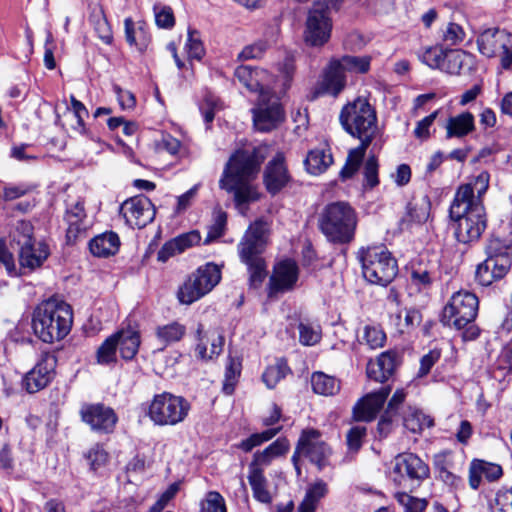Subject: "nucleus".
I'll use <instances>...</instances> for the list:
<instances>
[{"label": "nucleus", "instance_id": "26", "mask_svg": "<svg viewBox=\"0 0 512 512\" xmlns=\"http://www.w3.org/2000/svg\"><path fill=\"white\" fill-rule=\"evenodd\" d=\"M512 35L506 30L487 29L483 31L478 39L477 45L479 52L486 57H493L500 52L502 48L510 45Z\"/></svg>", "mask_w": 512, "mask_h": 512}, {"label": "nucleus", "instance_id": "4", "mask_svg": "<svg viewBox=\"0 0 512 512\" xmlns=\"http://www.w3.org/2000/svg\"><path fill=\"white\" fill-rule=\"evenodd\" d=\"M72 318L70 305L56 300H48L34 310L33 331L45 343L60 341L70 332Z\"/></svg>", "mask_w": 512, "mask_h": 512}, {"label": "nucleus", "instance_id": "11", "mask_svg": "<svg viewBox=\"0 0 512 512\" xmlns=\"http://www.w3.org/2000/svg\"><path fill=\"white\" fill-rule=\"evenodd\" d=\"M33 227L29 222H18L11 235L12 245L19 250V262L23 268L34 270L40 267L49 256V249L45 243H36L32 237Z\"/></svg>", "mask_w": 512, "mask_h": 512}, {"label": "nucleus", "instance_id": "27", "mask_svg": "<svg viewBox=\"0 0 512 512\" xmlns=\"http://www.w3.org/2000/svg\"><path fill=\"white\" fill-rule=\"evenodd\" d=\"M399 355L395 351H386L380 354L376 361L367 366V375L377 382L388 380L399 365Z\"/></svg>", "mask_w": 512, "mask_h": 512}, {"label": "nucleus", "instance_id": "48", "mask_svg": "<svg viewBox=\"0 0 512 512\" xmlns=\"http://www.w3.org/2000/svg\"><path fill=\"white\" fill-rule=\"evenodd\" d=\"M299 341L305 346H312L321 339V330L317 325L300 322L298 325Z\"/></svg>", "mask_w": 512, "mask_h": 512}, {"label": "nucleus", "instance_id": "25", "mask_svg": "<svg viewBox=\"0 0 512 512\" xmlns=\"http://www.w3.org/2000/svg\"><path fill=\"white\" fill-rule=\"evenodd\" d=\"M67 232L66 238L69 243L76 242L80 237H84L90 223L84 209L82 201H77L66 211Z\"/></svg>", "mask_w": 512, "mask_h": 512}, {"label": "nucleus", "instance_id": "10", "mask_svg": "<svg viewBox=\"0 0 512 512\" xmlns=\"http://www.w3.org/2000/svg\"><path fill=\"white\" fill-rule=\"evenodd\" d=\"M220 280V268L214 263H207L193 272L179 288L178 300L190 305L211 292Z\"/></svg>", "mask_w": 512, "mask_h": 512}, {"label": "nucleus", "instance_id": "23", "mask_svg": "<svg viewBox=\"0 0 512 512\" xmlns=\"http://www.w3.org/2000/svg\"><path fill=\"white\" fill-rule=\"evenodd\" d=\"M390 387L385 386L362 398L354 408V416L359 421L373 420L390 394Z\"/></svg>", "mask_w": 512, "mask_h": 512}, {"label": "nucleus", "instance_id": "28", "mask_svg": "<svg viewBox=\"0 0 512 512\" xmlns=\"http://www.w3.org/2000/svg\"><path fill=\"white\" fill-rule=\"evenodd\" d=\"M503 474L502 467L480 459H474L469 467V486L476 490L481 484L482 478L487 481H496Z\"/></svg>", "mask_w": 512, "mask_h": 512}, {"label": "nucleus", "instance_id": "61", "mask_svg": "<svg viewBox=\"0 0 512 512\" xmlns=\"http://www.w3.org/2000/svg\"><path fill=\"white\" fill-rule=\"evenodd\" d=\"M240 374V363L230 358L226 367L225 382L223 385V391L226 394H231L234 390V384L237 376Z\"/></svg>", "mask_w": 512, "mask_h": 512}, {"label": "nucleus", "instance_id": "9", "mask_svg": "<svg viewBox=\"0 0 512 512\" xmlns=\"http://www.w3.org/2000/svg\"><path fill=\"white\" fill-rule=\"evenodd\" d=\"M429 466L416 454L404 452L393 461L390 479L404 491H412L429 477Z\"/></svg>", "mask_w": 512, "mask_h": 512}, {"label": "nucleus", "instance_id": "7", "mask_svg": "<svg viewBox=\"0 0 512 512\" xmlns=\"http://www.w3.org/2000/svg\"><path fill=\"white\" fill-rule=\"evenodd\" d=\"M364 278L376 285L386 286L397 275L396 260L384 246H372L360 252Z\"/></svg>", "mask_w": 512, "mask_h": 512}, {"label": "nucleus", "instance_id": "30", "mask_svg": "<svg viewBox=\"0 0 512 512\" xmlns=\"http://www.w3.org/2000/svg\"><path fill=\"white\" fill-rule=\"evenodd\" d=\"M473 65L474 57L472 54L463 50H446L440 70L448 74L459 75L471 70Z\"/></svg>", "mask_w": 512, "mask_h": 512}, {"label": "nucleus", "instance_id": "59", "mask_svg": "<svg viewBox=\"0 0 512 512\" xmlns=\"http://www.w3.org/2000/svg\"><path fill=\"white\" fill-rule=\"evenodd\" d=\"M363 174L366 187L374 188L379 184L378 161L375 156L368 157L364 164Z\"/></svg>", "mask_w": 512, "mask_h": 512}, {"label": "nucleus", "instance_id": "51", "mask_svg": "<svg viewBox=\"0 0 512 512\" xmlns=\"http://www.w3.org/2000/svg\"><path fill=\"white\" fill-rule=\"evenodd\" d=\"M200 512H226L223 496L216 491H210L201 501Z\"/></svg>", "mask_w": 512, "mask_h": 512}, {"label": "nucleus", "instance_id": "62", "mask_svg": "<svg viewBox=\"0 0 512 512\" xmlns=\"http://www.w3.org/2000/svg\"><path fill=\"white\" fill-rule=\"evenodd\" d=\"M434 468L437 473L456 469L457 462L455 460V456L451 452H440L434 456L433 460Z\"/></svg>", "mask_w": 512, "mask_h": 512}, {"label": "nucleus", "instance_id": "39", "mask_svg": "<svg viewBox=\"0 0 512 512\" xmlns=\"http://www.w3.org/2000/svg\"><path fill=\"white\" fill-rule=\"evenodd\" d=\"M312 389L316 394L332 396L339 392L340 382L323 372H315L311 377Z\"/></svg>", "mask_w": 512, "mask_h": 512}, {"label": "nucleus", "instance_id": "19", "mask_svg": "<svg viewBox=\"0 0 512 512\" xmlns=\"http://www.w3.org/2000/svg\"><path fill=\"white\" fill-rule=\"evenodd\" d=\"M299 278V268L295 261L284 259L273 267L272 275L268 284V295L270 297L279 293H285L296 287Z\"/></svg>", "mask_w": 512, "mask_h": 512}, {"label": "nucleus", "instance_id": "46", "mask_svg": "<svg viewBox=\"0 0 512 512\" xmlns=\"http://www.w3.org/2000/svg\"><path fill=\"white\" fill-rule=\"evenodd\" d=\"M70 100L71 108H69V111L72 113L75 120V124L72 125V128L81 135H87L88 131L85 127L84 119L88 117V110L83 103L77 100L73 95H71Z\"/></svg>", "mask_w": 512, "mask_h": 512}, {"label": "nucleus", "instance_id": "20", "mask_svg": "<svg viewBox=\"0 0 512 512\" xmlns=\"http://www.w3.org/2000/svg\"><path fill=\"white\" fill-rule=\"evenodd\" d=\"M56 359L46 354L31 369L23 379V386L29 393H36L44 389L54 377Z\"/></svg>", "mask_w": 512, "mask_h": 512}, {"label": "nucleus", "instance_id": "54", "mask_svg": "<svg viewBox=\"0 0 512 512\" xmlns=\"http://www.w3.org/2000/svg\"><path fill=\"white\" fill-rule=\"evenodd\" d=\"M490 508L491 512H512V487L498 490Z\"/></svg>", "mask_w": 512, "mask_h": 512}, {"label": "nucleus", "instance_id": "2", "mask_svg": "<svg viewBox=\"0 0 512 512\" xmlns=\"http://www.w3.org/2000/svg\"><path fill=\"white\" fill-rule=\"evenodd\" d=\"M339 120L347 133L360 140L358 147L349 150L346 163L340 171V178L347 180L359 170L366 150L377 134V117L368 100L358 97L342 108Z\"/></svg>", "mask_w": 512, "mask_h": 512}, {"label": "nucleus", "instance_id": "42", "mask_svg": "<svg viewBox=\"0 0 512 512\" xmlns=\"http://www.w3.org/2000/svg\"><path fill=\"white\" fill-rule=\"evenodd\" d=\"M338 63L346 73H366L370 69L369 56L346 55L338 59Z\"/></svg>", "mask_w": 512, "mask_h": 512}, {"label": "nucleus", "instance_id": "12", "mask_svg": "<svg viewBox=\"0 0 512 512\" xmlns=\"http://www.w3.org/2000/svg\"><path fill=\"white\" fill-rule=\"evenodd\" d=\"M478 307L479 301L474 293L460 290L455 292L444 306L441 321L446 326L462 330L474 322Z\"/></svg>", "mask_w": 512, "mask_h": 512}, {"label": "nucleus", "instance_id": "55", "mask_svg": "<svg viewBox=\"0 0 512 512\" xmlns=\"http://www.w3.org/2000/svg\"><path fill=\"white\" fill-rule=\"evenodd\" d=\"M395 498L403 506L404 512H424L426 501L410 496L406 491L397 492Z\"/></svg>", "mask_w": 512, "mask_h": 512}, {"label": "nucleus", "instance_id": "49", "mask_svg": "<svg viewBox=\"0 0 512 512\" xmlns=\"http://www.w3.org/2000/svg\"><path fill=\"white\" fill-rule=\"evenodd\" d=\"M446 51L440 45L427 47L419 56L420 60L433 69H441Z\"/></svg>", "mask_w": 512, "mask_h": 512}, {"label": "nucleus", "instance_id": "37", "mask_svg": "<svg viewBox=\"0 0 512 512\" xmlns=\"http://www.w3.org/2000/svg\"><path fill=\"white\" fill-rule=\"evenodd\" d=\"M125 38L129 45L138 47L140 50L146 48L150 41L144 24L135 25L131 18L124 20Z\"/></svg>", "mask_w": 512, "mask_h": 512}, {"label": "nucleus", "instance_id": "60", "mask_svg": "<svg viewBox=\"0 0 512 512\" xmlns=\"http://www.w3.org/2000/svg\"><path fill=\"white\" fill-rule=\"evenodd\" d=\"M270 45L271 43L269 41L261 39L251 45L246 46L239 54V58L243 60L260 58L270 47Z\"/></svg>", "mask_w": 512, "mask_h": 512}, {"label": "nucleus", "instance_id": "41", "mask_svg": "<svg viewBox=\"0 0 512 512\" xmlns=\"http://www.w3.org/2000/svg\"><path fill=\"white\" fill-rule=\"evenodd\" d=\"M185 326L178 322H172L163 326H159L156 329V336L163 346H167L170 343L177 342L182 339L185 335Z\"/></svg>", "mask_w": 512, "mask_h": 512}, {"label": "nucleus", "instance_id": "53", "mask_svg": "<svg viewBox=\"0 0 512 512\" xmlns=\"http://www.w3.org/2000/svg\"><path fill=\"white\" fill-rule=\"evenodd\" d=\"M153 11L156 25L159 28L171 29L175 25V17L171 7L155 4Z\"/></svg>", "mask_w": 512, "mask_h": 512}, {"label": "nucleus", "instance_id": "31", "mask_svg": "<svg viewBox=\"0 0 512 512\" xmlns=\"http://www.w3.org/2000/svg\"><path fill=\"white\" fill-rule=\"evenodd\" d=\"M289 450V442L285 438H278L261 452H256L252 462L249 464L251 468L263 469L277 457L284 455Z\"/></svg>", "mask_w": 512, "mask_h": 512}, {"label": "nucleus", "instance_id": "50", "mask_svg": "<svg viewBox=\"0 0 512 512\" xmlns=\"http://www.w3.org/2000/svg\"><path fill=\"white\" fill-rule=\"evenodd\" d=\"M280 428H269L261 433H255V434H252L250 437H248L247 439H244L239 447L245 451V452H249L251 451L254 447L256 446H259L261 445L262 443L266 442V441H269L270 439H272L278 432H279Z\"/></svg>", "mask_w": 512, "mask_h": 512}, {"label": "nucleus", "instance_id": "40", "mask_svg": "<svg viewBox=\"0 0 512 512\" xmlns=\"http://www.w3.org/2000/svg\"><path fill=\"white\" fill-rule=\"evenodd\" d=\"M404 426L413 433H420L425 428L433 426V420L422 411L409 408L404 416Z\"/></svg>", "mask_w": 512, "mask_h": 512}, {"label": "nucleus", "instance_id": "6", "mask_svg": "<svg viewBox=\"0 0 512 512\" xmlns=\"http://www.w3.org/2000/svg\"><path fill=\"white\" fill-rule=\"evenodd\" d=\"M357 218L354 209L346 202H333L322 211L319 227L331 242L347 243L354 237Z\"/></svg>", "mask_w": 512, "mask_h": 512}, {"label": "nucleus", "instance_id": "47", "mask_svg": "<svg viewBox=\"0 0 512 512\" xmlns=\"http://www.w3.org/2000/svg\"><path fill=\"white\" fill-rule=\"evenodd\" d=\"M117 339L108 337L97 350V362L99 364H111L116 361Z\"/></svg>", "mask_w": 512, "mask_h": 512}, {"label": "nucleus", "instance_id": "17", "mask_svg": "<svg viewBox=\"0 0 512 512\" xmlns=\"http://www.w3.org/2000/svg\"><path fill=\"white\" fill-rule=\"evenodd\" d=\"M120 212L130 227L140 229L154 220L156 209L148 197L137 195L124 201Z\"/></svg>", "mask_w": 512, "mask_h": 512}, {"label": "nucleus", "instance_id": "43", "mask_svg": "<svg viewBox=\"0 0 512 512\" xmlns=\"http://www.w3.org/2000/svg\"><path fill=\"white\" fill-rule=\"evenodd\" d=\"M290 372L286 361L280 359L266 368L262 375L263 382L268 388H274Z\"/></svg>", "mask_w": 512, "mask_h": 512}, {"label": "nucleus", "instance_id": "5", "mask_svg": "<svg viewBox=\"0 0 512 512\" xmlns=\"http://www.w3.org/2000/svg\"><path fill=\"white\" fill-rule=\"evenodd\" d=\"M268 242V225L263 220L250 224L241 241L237 245L239 258L249 272L250 285L258 287L267 275V266L263 252Z\"/></svg>", "mask_w": 512, "mask_h": 512}, {"label": "nucleus", "instance_id": "21", "mask_svg": "<svg viewBox=\"0 0 512 512\" xmlns=\"http://www.w3.org/2000/svg\"><path fill=\"white\" fill-rule=\"evenodd\" d=\"M290 181V175L285 164L282 153H277L265 167L263 174V182L266 190L272 194H277Z\"/></svg>", "mask_w": 512, "mask_h": 512}, {"label": "nucleus", "instance_id": "24", "mask_svg": "<svg viewBox=\"0 0 512 512\" xmlns=\"http://www.w3.org/2000/svg\"><path fill=\"white\" fill-rule=\"evenodd\" d=\"M346 85V74L337 58L329 61L323 69L318 88L322 93L337 96Z\"/></svg>", "mask_w": 512, "mask_h": 512}, {"label": "nucleus", "instance_id": "52", "mask_svg": "<svg viewBox=\"0 0 512 512\" xmlns=\"http://www.w3.org/2000/svg\"><path fill=\"white\" fill-rule=\"evenodd\" d=\"M362 341H364L371 349L381 348L386 341V334L377 326L367 325L364 327Z\"/></svg>", "mask_w": 512, "mask_h": 512}, {"label": "nucleus", "instance_id": "18", "mask_svg": "<svg viewBox=\"0 0 512 512\" xmlns=\"http://www.w3.org/2000/svg\"><path fill=\"white\" fill-rule=\"evenodd\" d=\"M79 414L84 423L99 433H111L118 421L114 410L102 403H84Z\"/></svg>", "mask_w": 512, "mask_h": 512}, {"label": "nucleus", "instance_id": "16", "mask_svg": "<svg viewBox=\"0 0 512 512\" xmlns=\"http://www.w3.org/2000/svg\"><path fill=\"white\" fill-rule=\"evenodd\" d=\"M508 235H500L490 240L486 261L496 280L506 275L511 266L509 253H512V218L508 224Z\"/></svg>", "mask_w": 512, "mask_h": 512}, {"label": "nucleus", "instance_id": "8", "mask_svg": "<svg viewBox=\"0 0 512 512\" xmlns=\"http://www.w3.org/2000/svg\"><path fill=\"white\" fill-rule=\"evenodd\" d=\"M190 409L191 405L184 397L163 392L152 398L147 416L155 425L175 426L187 418Z\"/></svg>", "mask_w": 512, "mask_h": 512}, {"label": "nucleus", "instance_id": "64", "mask_svg": "<svg viewBox=\"0 0 512 512\" xmlns=\"http://www.w3.org/2000/svg\"><path fill=\"white\" fill-rule=\"evenodd\" d=\"M366 435L365 426H354L347 433V445L352 451H358L362 445V440Z\"/></svg>", "mask_w": 512, "mask_h": 512}, {"label": "nucleus", "instance_id": "22", "mask_svg": "<svg viewBox=\"0 0 512 512\" xmlns=\"http://www.w3.org/2000/svg\"><path fill=\"white\" fill-rule=\"evenodd\" d=\"M235 77L251 92L272 91L273 76L265 69L242 65L235 70Z\"/></svg>", "mask_w": 512, "mask_h": 512}, {"label": "nucleus", "instance_id": "29", "mask_svg": "<svg viewBox=\"0 0 512 512\" xmlns=\"http://www.w3.org/2000/svg\"><path fill=\"white\" fill-rule=\"evenodd\" d=\"M198 343L195 348L196 357L200 360H211L218 356L223 348L224 338L218 334L210 336L203 334V326L200 324L197 329Z\"/></svg>", "mask_w": 512, "mask_h": 512}, {"label": "nucleus", "instance_id": "15", "mask_svg": "<svg viewBox=\"0 0 512 512\" xmlns=\"http://www.w3.org/2000/svg\"><path fill=\"white\" fill-rule=\"evenodd\" d=\"M254 126L261 132H268L283 121L284 112L279 98L272 91H262L252 110Z\"/></svg>", "mask_w": 512, "mask_h": 512}, {"label": "nucleus", "instance_id": "1", "mask_svg": "<svg viewBox=\"0 0 512 512\" xmlns=\"http://www.w3.org/2000/svg\"><path fill=\"white\" fill-rule=\"evenodd\" d=\"M490 175L486 171L471 177L459 186L450 208L456 222V239L464 244L478 240L486 229V213L482 197L489 187Z\"/></svg>", "mask_w": 512, "mask_h": 512}, {"label": "nucleus", "instance_id": "34", "mask_svg": "<svg viewBox=\"0 0 512 512\" xmlns=\"http://www.w3.org/2000/svg\"><path fill=\"white\" fill-rule=\"evenodd\" d=\"M475 129L474 116L470 112H463L456 116L450 117L446 124L447 138H461Z\"/></svg>", "mask_w": 512, "mask_h": 512}, {"label": "nucleus", "instance_id": "3", "mask_svg": "<svg viewBox=\"0 0 512 512\" xmlns=\"http://www.w3.org/2000/svg\"><path fill=\"white\" fill-rule=\"evenodd\" d=\"M267 155L268 148L258 146L252 150H238L230 157L219 185L227 192L233 193L237 207L260 198L257 187L252 182Z\"/></svg>", "mask_w": 512, "mask_h": 512}, {"label": "nucleus", "instance_id": "44", "mask_svg": "<svg viewBox=\"0 0 512 512\" xmlns=\"http://www.w3.org/2000/svg\"><path fill=\"white\" fill-rule=\"evenodd\" d=\"M90 469L97 472L109 462V454L102 445L95 444L85 454Z\"/></svg>", "mask_w": 512, "mask_h": 512}, {"label": "nucleus", "instance_id": "32", "mask_svg": "<svg viewBox=\"0 0 512 512\" xmlns=\"http://www.w3.org/2000/svg\"><path fill=\"white\" fill-rule=\"evenodd\" d=\"M247 479L251 487L253 497L263 504H270L273 500V496L269 489L268 481L264 475V469L248 467Z\"/></svg>", "mask_w": 512, "mask_h": 512}, {"label": "nucleus", "instance_id": "13", "mask_svg": "<svg viewBox=\"0 0 512 512\" xmlns=\"http://www.w3.org/2000/svg\"><path fill=\"white\" fill-rule=\"evenodd\" d=\"M331 454L330 446L323 440L322 434L318 430L305 429L299 437L292 461L298 474H300L299 457L307 458L319 470H322L329 464Z\"/></svg>", "mask_w": 512, "mask_h": 512}, {"label": "nucleus", "instance_id": "56", "mask_svg": "<svg viewBox=\"0 0 512 512\" xmlns=\"http://www.w3.org/2000/svg\"><path fill=\"white\" fill-rule=\"evenodd\" d=\"M185 48L189 58L200 60L203 57L205 50L200 39L199 32L192 29L188 30V38L185 44Z\"/></svg>", "mask_w": 512, "mask_h": 512}, {"label": "nucleus", "instance_id": "36", "mask_svg": "<svg viewBox=\"0 0 512 512\" xmlns=\"http://www.w3.org/2000/svg\"><path fill=\"white\" fill-rule=\"evenodd\" d=\"M332 163L333 157L329 148L312 149L305 159L308 172L314 175L323 173Z\"/></svg>", "mask_w": 512, "mask_h": 512}, {"label": "nucleus", "instance_id": "58", "mask_svg": "<svg viewBox=\"0 0 512 512\" xmlns=\"http://www.w3.org/2000/svg\"><path fill=\"white\" fill-rule=\"evenodd\" d=\"M504 377L506 374L512 372V347H504L497 357L494 364V377Z\"/></svg>", "mask_w": 512, "mask_h": 512}, {"label": "nucleus", "instance_id": "35", "mask_svg": "<svg viewBox=\"0 0 512 512\" xmlns=\"http://www.w3.org/2000/svg\"><path fill=\"white\" fill-rule=\"evenodd\" d=\"M113 336L117 339V349L125 360H131L137 354L140 345L138 331L127 329L121 330Z\"/></svg>", "mask_w": 512, "mask_h": 512}, {"label": "nucleus", "instance_id": "38", "mask_svg": "<svg viewBox=\"0 0 512 512\" xmlns=\"http://www.w3.org/2000/svg\"><path fill=\"white\" fill-rule=\"evenodd\" d=\"M89 19L102 42L105 44H111L113 34L102 6L95 5L92 8Z\"/></svg>", "mask_w": 512, "mask_h": 512}, {"label": "nucleus", "instance_id": "63", "mask_svg": "<svg viewBox=\"0 0 512 512\" xmlns=\"http://www.w3.org/2000/svg\"><path fill=\"white\" fill-rule=\"evenodd\" d=\"M156 147L159 151H166L170 155H177L180 151L181 143L170 134H163L156 142Z\"/></svg>", "mask_w": 512, "mask_h": 512}, {"label": "nucleus", "instance_id": "14", "mask_svg": "<svg viewBox=\"0 0 512 512\" xmlns=\"http://www.w3.org/2000/svg\"><path fill=\"white\" fill-rule=\"evenodd\" d=\"M333 28L328 8L322 2H314L309 9L305 22L303 38L312 47L324 46L331 37Z\"/></svg>", "mask_w": 512, "mask_h": 512}, {"label": "nucleus", "instance_id": "57", "mask_svg": "<svg viewBox=\"0 0 512 512\" xmlns=\"http://www.w3.org/2000/svg\"><path fill=\"white\" fill-rule=\"evenodd\" d=\"M465 38V31L456 23H448L442 30V41L447 46L460 44Z\"/></svg>", "mask_w": 512, "mask_h": 512}, {"label": "nucleus", "instance_id": "45", "mask_svg": "<svg viewBox=\"0 0 512 512\" xmlns=\"http://www.w3.org/2000/svg\"><path fill=\"white\" fill-rule=\"evenodd\" d=\"M406 394L403 389H398L388 402L387 410L378 423L380 431L388 429L391 423V417L398 411L400 405L404 402Z\"/></svg>", "mask_w": 512, "mask_h": 512}, {"label": "nucleus", "instance_id": "33", "mask_svg": "<svg viewBox=\"0 0 512 512\" xmlns=\"http://www.w3.org/2000/svg\"><path fill=\"white\" fill-rule=\"evenodd\" d=\"M120 239L114 232H105L94 237L89 243V249L94 256L109 257L118 252Z\"/></svg>", "mask_w": 512, "mask_h": 512}]
</instances>
